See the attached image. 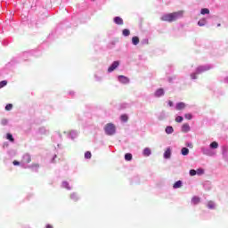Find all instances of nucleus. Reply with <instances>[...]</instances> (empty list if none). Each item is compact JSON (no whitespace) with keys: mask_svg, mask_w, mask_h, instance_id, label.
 Returning <instances> with one entry per match:
<instances>
[{"mask_svg":"<svg viewBox=\"0 0 228 228\" xmlns=\"http://www.w3.org/2000/svg\"><path fill=\"white\" fill-rule=\"evenodd\" d=\"M183 15H184V11L170 12V13L162 15L160 18V20L164 22H174L177 20V19H182Z\"/></svg>","mask_w":228,"mask_h":228,"instance_id":"obj_1","label":"nucleus"},{"mask_svg":"<svg viewBox=\"0 0 228 228\" xmlns=\"http://www.w3.org/2000/svg\"><path fill=\"white\" fill-rule=\"evenodd\" d=\"M104 131L106 134H109V136H111L115 134V132L117 131V128L115 127V125H113V123H108L104 127Z\"/></svg>","mask_w":228,"mask_h":228,"instance_id":"obj_2","label":"nucleus"},{"mask_svg":"<svg viewBox=\"0 0 228 228\" xmlns=\"http://www.w3.org/2000/svg\"><path fill=\"white\" fill-rule=\"evenodd\" d=\"M211 69V67L209 66H199L197 68V74H202V72H206L208 70H209Z\"/></svg>","mask_w":228,"mask_h":228,"instance_id":"obj_3","label":"nucleus"},{"mask_svg":"<svg viewBox=\"0 0 228 228\" xmlns=\"http://www.w3.org/2000/svg\"><path fill=\"white\" fill-rule=\"evenodd\" d=\"M118 65H120L118 61H114L108 69V72H113V70L118 67Z\"/></svg>","mask_w":228,"mask_h":228,"instance_id":"obj_4","label":"nucleus"},{"mask_svg":"<svg viewBox=\"0 0 228 228\" xmlns=\"http://www.w3.org/2000/svg\"><path fill=\"white\" fill-rule=\"evenodd\" d=\"M118 81L123 83V85H127L129 83V78L124 75L118 76Z\"/></svg>","mask_w":228,"mask_h":228,"instance_id":"obj_5","label":"nucleus"},{"mask_svg":"<svg viewBox=\"0 0 228 228\" xmlns=\"http://www.w3.org/2000/svg\"><path fill=\"white\" fill-rule=\"evenodd\" d=\"M114 22H115V24H118V26L124 25V20H122V18H120L118 16L114 18Z\"/></svg>","mask_w":228,"mask_h":228,"instance_id":"obj_6","label":"nucleus"},{"mask_svg":"<svg viewBox=\"0 0 228 228\" xmlns=\"http://www.w3.org/2000/svg\"><path fill=\"white\" fill-rule=\"evenodd\" d=\"M190 125L185 123L182 126V133H190Z\"/></svg>","mask_w":228,"mask_h":228,"instance_id":"obj_7","label":"nucleus"},{"mask_svg":"<svg viewBox=\"0 0 228 228\" xmlns=\"http://www.w3.org/2000/svg\"><path fill=\"white\" fill-rule=\"evenodd\" d=\"M170 156H172V150H170V148H167L166 150V151L164 152V158L166 159H170Z\"/></svg>","mask_w":228,"mask_h":228,"instance_id":"obj_8","label":"nucleus"},{"mask_svg":"<svg viewBox=\"0 0 228 228\" xmlns=\"http://www.w3.org/2000/svg\"><path fill=\"white\" fill-rule=\"evenodd\" d=\"M161 95H165L163 88H159L155 92V97H161Z\"/></svg>","mask_w":228,"mask_h":228,"instance_id":"obj_9","label":"nucleus"},{"mask_svg":"<svg viewBox=\"0 0 228 228\" xmlns=\"http://www.w3.org/2000/svg\"><path fill=\"white\" fill-rule=\"evenodd\" d=\"M186 108V104L184 102H178L176 104V110H178L179 111L181 110H184Z\"/></svg>","mask_w":228,"mask_h":228,"instance_id":"obj_10","label":"nucleus"},{"mask_svg":"<svg viewBox=\"0 0 228 228\" xmlns=\"http://www.w3.org/2000/svg\"><path fill=\"white\" fill-rule=\"evenodd\" d=\"M132 44L134 45H138L140 44V38L138 37H132Z\"/></svg>","mask_w":228,"mask_h":228,"instance_id":"obj_11","label":"nucleus"},{"mask_svg":"<svg viewBox=\"0 0 228 228\" xmlns=\"http://www.w3.org/2000/svg\"><path fill=\"white\" fill-rule=\"evenodd\" d=\"M143 156H145L146 158L149 157L151 154V151L150 150V148H145L142 151Z\"/></svg>","mask_w":228,"mask_h":228,"instance_id":"obj_12","label":"nucleus"},{"mask_svg":"<svg viewBox=\"0 0 228 228\" xmlns=\"http://www.w3.org/2000/svg\"><path fill=\"white\" fill-rule=\"evenodd\" d=\"M181 186H183V182L179 180L174 183L173 188L177 189V188H181Z\"/></svg>","mask_w":228,"mask_h":228,"instance_id":"obj_13","label":"nucleus"},{"mask_svg":"<svg viewBox=\"0 0 228 228\" xmlns=\"http://www.w3.org/2000/svg\"><path fill=\"white\" fill-rule=\"evenodd\" d=\"M191 202L192 204L194 205H197L200 202V198L197 197V196H194L192 199H191Z\"/></svg>","mask_w":228,"mask_h":228,"instance_id":"obj_14","label":"nucleus"},{"mask_svg":"<svg viewBox=\"0 0 228 228\" xmlns=\"http://www.w3.org/2000/svg\"><path fill=\"white\" fill-rule=\"evenodd\" d=\"M181 152L183 156H188V154H190V150L188 148H182Z\"/></svg>","mask_w":228,"mask_h":228,"instance_id":"obj_15","label":"nucleus"},{"mask_svg":"<svg viewBox=\"0 0 228 228\" xmlns=\"http://www.w3.org/2000/svg\"><path fill=\"white\" fill-rule=\"evenodd\" d=\"M125 159H126V161H131L133 159V154L126 153L125 154Z\"/></svg>","mask_w":228,"mask_h":228,"instance_id":"obj_16","label":"nucleus"},{"mask_svg":"<svg viewBox=\"0 0 228 228\" xmlns=\"http://www.w3.org/2000/svg\"><path fill=\"white\" fill-rule=\"evenodd\" d=\"M120 120L122 122H127V120H129V118L127 117L126 114H123V115L120 116Z\"/></svg>","mask_w":228,"mask_h":228,"instance_id":"obj_17","label":"nucleus"},{"mask_svg":"<svg viewBox=\"0 0 228 228\" xmlns=\"http://www.w3.org/2000/svg\"><path fill=\"white\" fill-rule=\"evenodd\" d=\"M166 133H167V134H172V133H174V127H172V126H167V127H166Z\"/></svg>","mask_w":228,"mask_h":228,"instance_id":"obj_18","label":"nucleus"},{"mask_svg":"<svg viewBox=\"0 0 228 228\" xmlns=\"http://www.w3.org/2000/svg\"><path fill=\"white\" fill-rule=\"evenodd\" d=\"M200 13H201V15H209V9L203 8V9H201Z\"/></svg>","mask_w":228,"mask_h":228,"instance_id":"obj_19","label":"nucleus"},{"mask_svg":"<svg viewBox=\"0 0 228 228\" xmlns=\"http://www.w3.org/2000/svg\"><path fill=\"white\" fill-rule=\"evenodd\" d=\"M122 34L124 37H129L131 35V31L127 28L123 29Z\"/></svg>","mask_w":228,"mask_h":228,"instance_id":"obj_20","label":"nucleus"},{"mask_svg":"<svg viewBox=\"0 0 228 228\" xmlns=\"http://www.w3.org/2000/svg\"><path fill=\"white\" fill-rule=\"evenodd\" d=\"M210 149H218V142H212L210 143Z\"/></svg>","mask_w":228,"mask_h":228,"instance_id":"obj_21","label":"nucleus"},{"mask_svg":"<svg viewBox=\"0 0 228 228\" xmlns=\"http://www.w3.org/2000/svg\"><path fill=\"white\" fill-rule=\"evenodd\" d=\"M208 209H215V202L208 201Z\"/></svg>","mask_w":228,"mask_h":228,"instance_id":"obj_22","label":"nucleus"},{"mask_svg":"<svg viewBox=\"0 0 228 228\" xmlns=\"http://www.w3.org/2000/svg\"><path fill=\"white\" fill-rule=\"evenodd\" d=\"M198 25L200 26V27L206 26V19L200 20L198 21Z\"/></svg>","mask_w":228,"mask_h":228,"instance_id":"obj_23","label":"nucleus"},{"mask_svg":"<svg viewBox=\"0 0 228 228\" xmlns=\"http://www.w3.org/2000/svg\"><path fill=\"white\" fill-rule=\"evenodd\" d=\"M6 138L9 140V142H15V139H13V135H12V134H7Z\"/></svg>","mask_w":228,"mask_h":228,"instance_id":"obj_24","label":"nucleus"},{"mask_svg":"<svg viewBox=\"0 0 228 228\" xmlns=\"http://www.w3.org/2000/svg\"><path fill=\"white\" fill-rule=\"evenodd\" d=\"M8 85V81L4 80L0 82V89L1 88H4V86H6Z\"/></svg>","mask_w":228,"mask_h":228,"instance_id":"obj_25","label":"nucleus"},{"mask_svg":"<svg viewBox=\"0 0 228 228\" xmlns=\"http://www.w3.org/2000/svg\"><path fill=\"white\" fill-rule=\"evenodd\" d=\"M85 158H86V159H90L92 158V152L86 151L85 153Z\"/></svg>","mask_w":228,"mask_h":228,"instance_id":"obj_26","label":"nucleus"},{"mask_svg":"<svg viewBox=\"0 0 228 228\" xmlns=\"http://www.w3.org/2000/svg\"><path fill=\"white\" fill-rule=\"evenodd\" d=\"M184 118H185L187 120H191V118H193V116H192L191 113H188V114H185V115H184Z\"/></svg>","mask_w":228,"mask_h":228,"instance_id":"obj_27","label":"nucleus"},{"mask_svg":"<svg viewBox=\"0 0 228 228\" xmlns=\"http://www.w3.org/2000/svg\"><path fill=\"white\" fill-rule=\"evenodd\" d=\"M183 118L182 116H177V117L175 118V122H178L179 124H180L181 122H183Z\"/></svg>","mask_w":228,"mask_h":228,"instance_id":"obj_28","label":"nucleus"},{"mask_svg":"<svg viewBox=\"0 0 228 228\" xmlns=\"http://www.w3.org/2000/svg\"><path fill=\"white\" fill-rule=\"evenodd\" d=\"M13 108V105L12 103H9L5 106L6 111H10Z\"/></svg>","mask_w":228,"mask_h":228,"instance_id":"obj_29","label":"nucleus"},{"mask_svg":"<svg viewBox=\"0 0 228 228\" xmlns=\"http://www.w3.org/2000/svg\"><path fill=\"white\" fill-rule=\"evenodd\" d=\"M196 174H197L198 175H202V174H204V169H202V168L198 169V170L196 171Z\"/></svg>","mask_w":228,"mask_h":228,"instance_id":"obj_30","label":"nucleus"},{"mask_svg":"<svg viewBox=\"0 0 228 228\" xmlns=\"http://www.w3.org/2000/svg\"><path fill=\"white\" fill-rule=\"evenodd\" d=\"M190 175H191V176L197 175V170H195V169H191V170H190Z\"/></svg>","mask_w":228,"mask_h":228,"instance_id":"obj_31","label":"nucleus"},{"mask_svg":"<svg viewBox=\"0 0 228 228\" xmlns=\"http://www.w3.org/2000/svg\"><path fill=\"white\" fill-rule=\"evenodd\" d=\"M197 71H196V73H191V79H197Z\"/></svg>","mask_w":228,"mask_h":228,"instance_id":"obj_32","label":"nucleus"},{"mask_svg":"<svg viewBox=\"0 0 228 228\" xmlns=\"http://www.w3.org/2000/svg\"><path fill=\"white\" fill-rule=\"evenodd\" d=\"M40 167V165L39 164H32L31 165V168H39Z\"/></svg>","mask_w":228,"mask_h":228,"instance_id":"obj_33","label":"nucleus"},{"mask_svg":"<svg viewBox=\"0 0 228 228\" xmlns=\"http://www.w3.org/2000/svg\"><path fill=\"white\" fill-rule=\"evenodd\" d=\"M12 165H14L15 167H17V166L20 165V161H17V160H13Z\"/></svg>","mask_w":228,"mask_h":228,"instance_id":"obj_34","label":"nucleus"},{"mask_svg":"<svg viewBox=\"0 0 228 228\" xmlns=\"http://www.w3.org/2000/svg\"><path fill=\"white\" fill-rule=\"evenodd\" d=\"M8 124V120L7 119H3L2 120V126H6Z\"/></svg>","mask_w":228,"mask_h":228,"instance_id":"obj_35","label":"nucleus"},{"mask_svg":"<svg viewBox=\"0 0 228 228\" xmlns=\"http://www.w3.org/2000/svg\"><path fill=\"white\" fill-rule=\"evenodd\" d=\"M63 186L65 187V188H69V183H67V182H63Z\"/></svg>","mask_w":228,"mask_h":228,"instance_id":"obj_36","label":"nucleus"},{"mask_svg":"<svg viewBox=\"0 0 228 228\" xmlns=\"http://www.w3.org/2000/svg\"><path fill=\"white\" fill-rule=\"evenodd\" d=\"M168 106H170V107L174 106V102L172 101H169L168 102Z\"/></svg>","mask_w":228,"mask_h":228,"instance_id":"obj_37","label":"nucleus"},{"mask_svg":"<svg viewBox=\"0 0 228 228\" xmlns=\"http://www.w3.org/2000/svg\"><path fill=\"white\" fill-rule=\"evenodd\" d=\"M27 163H31V157L28 156Z\"/></svg>","mask_w":228,"mask_h":228,"instance_id":"obj_38","label":"nucleus"},{"mask_svg":"<svg viewBox=\"0 0 228 228\" xmlns=\"http://www.w3.org/2000/svg\"><path fill=\"white\" fill-rule=\"evenodd\" d=\"M223 151H224V152H227L228 148L224 146V147H223Z\"/></svg>","mask_w":228,"mask_h":228,"instance_id":"obj_39","label":"nucleus"},{"mask_svg":"<svg viewBox=\"0 0 228 228\" xmlns=\"http://www.w3.org/2000/svg\"><path fill=\"white\" fill-rule=\"evenodd\" d=\"M46 228H53V224H47Z\"/></svg>","mask_w":228,"mask_h":228,"instance_id":"obj_40","label":"nucleus"}]
</instances>
